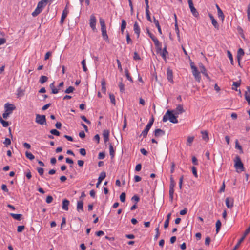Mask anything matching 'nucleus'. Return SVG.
<instances>
[{
    "label": "nucleus",
    "mask_w": 250,
    "mask_h": 250,
    "mask_svg": "<svg viewBox=\"0 0 250 250\" xmlns=\"http://www.w3.org/2000/svg\"><path fill=\"white\" fill-rule=\"evenodd\" d=\"M234 161L235 162L234 167L236 169L237 172H241L242 171H244L245 168L240 157L238 155L236 156Z\"/></svg>",
    "instance_id": "1"
},
{
    "label": "nucleus",
    "mask_w": 250,
    "mask_h": 250,
    "mask_svg": "<svg viewBox=\"0 0 250 250\" xmlns=\"http://www.w3.org/2000/svg\"><path fill=\"white\" fill-rule=\"evenodd\" d=\"M147 32L149 37L153 41L157 49V52H160L162 50V43L159 41L157 38L152 33H151L150 32V31L148 29H147Z\"/></svg>",
    "instance_id": "2"
},
{
    "label": "nucleus",
    "mask_w": 250,
    "mask_h": 250,
    "mask_svg": "<svg viewBox=\"0 0 250 250\" xmlns=\"http://www.w3.org/2000/svg\"><path fill=\"white\" fill-rule=\"evenodd\" d=\"M154 118L153 116H152L151 118L150 119L148 123L146 125L145 128L144 130L142 132L141 135L143 136V138H146L147 136V135L148 134V132L151 127L152 125H153V124L154 123Z\"/></svg>",
    "instance_id": "3"
},
{
    "label": "nucleus",
    "mask_w": 250,
    "mask_h": 250,
    "mask_svg": "<svg viewBox=\"0 0 250 250\" xmlns=\"http://www.w3.org/2000/svg\"><path fill=\"white\" fill-rule=\"evenodd\" d=\"M175 181L173 178L172 175H171L170 177V185H169V198L171 202L173 201V194L174 192V187H175Z\"/></svg>",
    "instance_id": "4"
},
{
    "label": "nucleus",
    "mask_w": 250,
    "mask_h": 250,
    "mask_svg": "<svg viewBox=\"0 0 250 250\" xmlns=\"http://www.w3.org/2000/svg\"><path fill=\"white\" fill-rule=\"evenodd\" d=\"M35 122L41 125H46V119L45 115L37 114L36 115Z\"/></svg>",
    "instance_id": "5"
},
{
    "label": "nucleus",
    "mask_w": 250,
    "mask_h": 250,
    "mask_svg": "<svg viewBox=\"0 0 250 250\" xmlns=\"http://www.w3.org/2000/svg\"><path fill=\"white\" fill-rule=\"evenodd\" d=\"M173 111L168 110L167 111V114L168 115V120L171 123L176 124L178 122L177 118L178 115L173 113Z\"/></svg>",
    "instance_id": "6"
},
{
    "label": "nucleus",
    "mask_w": 250,
    "mask_h": 250,
    "mask_svg": "<svg viewBox=\"0 0 250 250\" xmlns=\"http://www.w3.org/2000/svg\"><path fill=\"white\" fill-rule=\"evenodd\" d=\"M189 7L192 15L196 18L199 17V14L196 9L194 7L192 0H188Z\"/></svg>",
    "instance_id": "7"
},
{
    "label": "nucleus",
    "mask_w": 250,
    "mask_h": 250,
    "mask_svg": "<svg viewBox=\"0 0 250 250\" xmlns=\"http://www.w3.org/2000/svg\"><path fill=\"white\" fill-rule=\"evenodd\" d=\"M96 18L94 14H92L90 17L89 19V25L93 31H95L96 28Z\"/></svg>",
    "instance_id": "8"
},
{
    "label": "nucleus",
    "mask_w": 250,
    "mask_h": 250,
    "mask_svg": "<svg viewBox=\"0 0 250 250\" xmlns=\"http://www.w3.org/2000/svg\"><path fill=\"white\" fill-rule=\"evenodd\" d=\"M234 200L232 198L227 197L225 200L227 207L228 208H231L233 207Z\"/></svg>",
    "instance_id": "9"
},
{
    "label": "nucleus",
    "mask_w": 250,
    "mask_h": 250,
    "mask_svg": "<svg viewBox=\"0 0 250 250\" xmlns=\"http://www.w3.org/2000/svg\"><path fill=\"white\" fill-rule=\"evenodd\" d=\"M167 78L169 82H170L172 83H173V72H172V70L170 68H167Z\"/></svg>",
    "instance_id": "10"
},
{
    "label": "nucleus",
    "mask_w": 250,
    "mask_h": 250,
    "mask_svg": "<svg viewBox=\"0 0 250 250\" xmlns=\"http://www.w3.org/2000/svg\"><path fill=\"white\" fill-rule=\"evenodd\" d=\"M208 15L209 17L210 18V20H211L212 24L213 25V26L214 27V28L217 29V30H218L219 28V25L217 21L214 19L213 16L209 13L208 14Z\"/></svg>",
    "instance_id": "11"
},
{
    "label": "nucleus",
    "mask_w": 250,
    "mask_h": 250,
    "mask_svg": "<svg viewBox=\"0 0 250 250\" xmlns=\"http://www.w3.org/2000/svg\"><path fill=\"white\" fill-rule=\"evenodd\" d=\"M199 66L201 72L208 80H210V77L207 73V70L204 65L200 63L199 64Z\"/></svg>",
    "instance_id": "12"
},
{
    "label": "nucleus",
    "mask_w": 250,
    "mask_h": 250,
    "mask_svg": "<svg viewBox=\"0 0 250 250\" xmlns=\"http://www.w3.org/2000/svg\"><path fill=\"white\" fill-rule=\"evenodd\" d=\"M106 173L104 171H103L100 173V175L98 179V182L96 184V188H98L99 185L101 184L102 181L105 178Z\"/></svg>",
    "instance_id": "13"
},
{
    "label": "nucleus",
    "mask_w": 250,
    "mask_h": 250,
    "mask_svg": "<svg viewBox=\"0 0 250 250\" xmlns=\"http://www.w3.org/2000/svg\"><path fill=\"white\" fill-rule=\"evenodd\" d=\"M173 111L175 114H177V115L179 114H181L185 112V110H184L183 107V105L181 104H179L177 106L176 109Z\"/></svg>",
    "instance_id": "14"
},
{
    "label": "nucleus",
    "mask_w": 250,
    "mask_h": 250,
    "mask_svg": "<svg viewBox=\"0 0 250 250\" xmlns=\"http://www.w3.org/2000/svg\"><path fill=\"white\" fill-rule=\"evenodd\" d=\"M4 107L6 112H11V113L16 108L14 104H10L9 103L5 104L4 105Z\"/></svg>",
    "instance_id": "15"
},
{
    "label": "nucleus",
    "mask_w": 250,
    "mask_h": 250,
    "mask_svg": "<svg viewBox=\"0 0 250 250\" xmlns=\"http://www.w3.org/2000/svg\"><path fill=\"white\" fill-rule=\"evenodd\" d=\"M193 75L194 76L195 79L198 82H200L201 80V76L200 74V72L198 70V69H195L194 70L192 71Z\"/></svg>",
    "instance_id": "16"
},
{
    "label": "nucleus",
    "mask_w": 250,
    "mask_h": 250,
    "mask_svg": "<svg viewBox=\"0 0 250 250\" xmlns=\"http://www.w3.org/2000/svg\"><path fill=\"white\" fill-rule=\"evenodd\" d=\"M154 133L155 137L158 138L160 136L165 135V132L164 130H163L162 129L158 128V129H156L154 130Z\"/></svg>",
    "instance_id": "17"
},
{
    "label": "nucleus",
    "mask_w": 250,
    "mask_h": 250,
    "mask_svg": "<svg viewBox=\"0 0 250 250\" xmlns=\"http://www.w3.org/2000/svg\"><path fill=\"white\" fill-rule=\"evenodd\" d=\"M83 200L78 201L77 205V210L78 212L83 211Z\"/></svg>",
    "instance_id": "18"
},
{
    "label": "nucleus",
    "mask_w": 250,
    "mask_h": 250,
    "mask_svg": "<svg viewBox=\"0 0 250 250\" xmlns=\"http://www.w3.org/2000/svg\"><path fill=\"white\" fill-rule=\"evenodd\" d=\"M70 204V202L67 199H64L62 201V208L64 210H68V206Z\"/></svg>",
    "instance_id": "19"
},
{
    "label": "nucleus",
    "mask_w": 250,
    "mask_h": 250,
    "mask_svg": "<svg viewBox=\"0 0 250 250\" xmlns=\"http://www.w3.org/2000/svg\"><path fill=\"white\" fill-rule=\"evenodd\" d=\"M52 0H42L38 3V5L42 9L47 5L48 2L52 1Z\"/></svg>",
    "instance_id": "20"
},
{
    "label": "nucleus",
    "mask_w": 250,
    "mask_h": 250,
    "mask_svg": "<svg viewBox=\"0 0 250 250\" xmlns=\"http://www.w3.org/2000/svg\"><path fill=\"white\" fill-rule=\"evenodd\" d=\"M244 55V51L243 49L239 48L237 51V58L240 65V61L241 59L242 56Z\"/></svg>",
    "instance_id": "21"
},
{
    "label": "nucleus",
    "mask_w": 250,
    "mask_h": 250,
    "mask_svg": "<svg viewBox=\"0 0 250 250\" xmlns=\"http://www.w3.org/2000/svg\"><path fill=\"white\" fill-rule=\"evenodd\" d=\"M134 31L135 34L137 35V38H139L140 33V29L139 26L137 22H135L134 24Z\"/></svg>",
    "instance_id": "22"
},
{
    "label": "nucleus",
    "mask_w": 250,
    "mask_h": 250,
    "mask_svg": "<svg viewBox=\"0 0 250 250\" xmlns=\"http://www.w3.org/2000/svg\"><path fill=\"white\" fill-rule=\"evenodd\" d=\"M42 10V8L37 5V6L35 10L32 12V15L33 17H36L39 15Z\"/></svg>",
    "instance_id": "23"
},
{
    "label": "nucleus",
    "mask_w": 250,
    "mask_h": 250,
    "mask_svg": "<svg viewBox=\"0 0 250 250\" xmlns=\"http://www.w3.org/2000/svg\"><path fill=\"white\" fill-rule=\"evenodd\" d=\"M216 8L217 9V12H218V16L219 18H221V20L222 21H223L224 20V18H225V16H224V15L223 13V11H222V10L220 9V8L219 7V6H218V5L217 4H216Z\"/></svg>",
    "instance_id": "24"
},
{
    "label": "nucleus",
    "mask_w": 250,
    "mask_h": 250,
    "mask_svg": "<svg viewBox=\"0 0 250 250\" xmlns=\"http://www.w3.org/2000/svg\"><path fill=\"white\" fill-rule=\"evenodd\" d=\"M109 132L108 130H104L103 131V137L104 143L109 141Z\"/></svg>",
    "instance_id": "25"
},
{
    "label": "nucleus",
    "mask_w": 250,
    "mask_h": 250,
    "mask_svg": "<svg viewBox=\"0 0 250 250\" xmlns=\"http://www.w3.org/2000/svg\"><path fill=\"white\" fill-rule=\"evenodd\" d=\"M241 83V80L240 79L238 81L234 82L232 84V89L238 91L237 87H239Z\"/></svg>",
    "instance_id": "26"
},
{
    "label": "nucleus",
    "mask_w": 250,
    "mask_h": 250,
    "mask_svg": "<svg viewBox=\"0 0 250 250\" xmlns=\"http://www.w3.org/2000/svg\"><path fill=\"white\" fill-rule=\"evenodd\" d=\"M10 215L16 220L20 221L22 219V215L21 214L10 213Z\"/></svg>",
    "instance_id": "27"
},
{
    "label": "nucleus",
    "mask_w": 250,
    "mask_h": 250,
    "mask_svg": "<svg viewBox=\"0 0 250 250\" xmlns=\"http://www.w3.org/2000/svg\"><path fill=\"white\" fill-rule=\"evenodd\" d=\"M101 30H102V35L103 36V39L104 40L107 41L109 42L108 37V35H107V32H106V28H103V29L102 28Z\"/></svg>",
    "instance_id": "28"
},
{
    "label": "nucleus",
    "mask_w": 250,
    "mask_h": 250,
    "mask_svg": "<svg viewBox=\"0 0 250 250\" xmlns=\"http://www.w3.org/2000/svg\"><path fill=\"white\" fill-rule=\"evenodd\" d=\"M109 146L110 156H111V158L113 159L115 156V150L111 143H109Z\"/></svg>",
    "instance_id": "29"
},
{
    "label": "nucleus",
    "mask_w": 250,
    "mask_h": 250,
    "mask_svg": "<svg viewBox=\"0 0 250 250\" xmlns=\"http://www.w3.org/2000/svg\"><path fill=\"white\" fill-rule=\"evenodd\" d=\"M162 50L160 52L159 51L158 52H157L158 53H160L162 58L166 60V55L168 54V52L167 51V46L166 45L165 47L164 48L163 51H162V52H161Z\"/></svg>",
    "instance_id": "30"
},
{
    "label": "nucleus",
    "mask_w": 250,
    "mask_h": 250,
    "mask_svg": "<svg viewBox=\"0 0 250 250\" xmlns=\"http://www.w3.org/2000/svg\"><path fill=\"white\" fill-rule=\"evenodd\" d=\"M153 22H154V24H155V26H156V27L158 28L159 33L160 34H162V30H161V27L159 24V21L158 20H156L154 17H153Z\"/></svg>",
    "instance_id": "31"
},
{
    "label": "nucleus",
    "mask_w": 250,
    "mask_h": 250,
    "mask_svg": "<svg viewBox=\"0 0 250 250\" xmlns=\"http://www.w3.org/2000/svg\"><path fill=\"white\" fill-rule=\"evenodd\" d=\"M235 148L238 150H239V152L240 153H243V148H242V146H241L239 144V141L237 139H236L235 140Z\"/></svg>",
    "instance_id": "32"
},
{
    "label": "nucleus",
    "mask_w": 250,
    "mask_h": 250,
    "mask_svg": "<svg viewBox=\"0 0 250 250\" xmlns=\"http://www.w3.org/2000/svg\"><path fill=\"white\" fill-rule=\"evenodd\" d=\"M221 227V222L220 220H218L216 223V232L217 234L220 230Z\"/></svg>",
    "instance_id": "33"
},
{
    "label": "nucleus",
    "mask_w": 250,
    "mask_h": 250,
    "mask_svg": "<svg viewBox=\"0 0 250 250\" xmlns=\"http://www.w3.org/2000/svg\"><path fill=\"white\" fill-rule=\"evenodd\" d=\"M201 133L202 134L203 139L206 141H208L209 140V137H208V132L206 131H202Z\"/></svg>",
    "instance_id": "34"
},
{
    "label": "nucleus",
    "mask_w": 250,
    "mask_h": 250,
    "mask_svg": "<svg viewBox=\"0 0 250 250\" xmlns=\"http://www.w3.org/2000/svg\"><path fill=\"white\" fill-rule=\"evenodd\" d=\"M125 74L127 79L128 81H129L131 83H133V79L131 78V77L130 76V74H129L127 69H125Z\"/></svg>",
    "instance_id": "35"
},
{
    "label": "nucleus",
    "mask_w": 250,
    "mask_h": 250,
    "mask_svg": "<svg viewBox=\"0 0 250 250\" xmlns=\"http://www.w3.org/2000/svg\"><path fill=\"white\" fill-rule=\"evenodd\" d=\"M126 21L125 20H122V24L121 27V31L122 33H124V30L126 28Z\"/></svg>",
    "instance_id": "36"
},
{
    "label": "nucleus",
    "mask_w": 250,
    "mask_h": 250,
    "mask_svg": "<svg viewBox=\"0 0 250 250\" xmlns=\"http://www.w3.org/2000/svg\"><path fill=\"white\" fill-rule=\"evenodd\" d=\"M48 80V77L45 76H42L39 80V82L41 84H43V83L46 82Z\"/></svg>",
    "instance_id": "37"
},
{
    "label": "nucleus",
    "mask_w": 250,
    "mask_h": 250,
    "mask_svg": "<svg viewBox=\"0 0 250 250\" xmlns=\"http://www.w3.org/2000/svg\"><path fill=\"white\" fill-rule=\"evenodd\" d=\"M26 157L30 160H32L35 158V156L31 153L28 151L25 152Z\"/></svg>",
    "instance_id": "38"
},
{
    "label": "nucleus",
    "mask_w": 250,
    "mask_h": 250,
    "mask_svg": "<svg viewBox=\"0 0 250 250\" xmlns=\"http://www.w3.org/2000/svg\"><path fill=\"white\" fill-rule=\"evenodd\" d=\"M99 22L101 27V29L106 28L105 21L104 19L100 18L99 19Z\"/></svg>",
    "instance_id": "39"
},
{
    "label": "nucleus",
    "mask_w": 250,
    "mask_h": 250,
    "mask_svg": "<svg viewBox=\"0 0 250 250\" xmlns=\"http://www.w3.org/2000/svg\"><path fill=\"white\" fill-rule=\"evenodd\" d=\"M0 122L2 124L4 127H6L9 125V123L2 119V117L0 116Z\"/></svg>",
    "instance_id": "40"
},
{
    "label": "nucleus",
    "mask_w": 250,
    "mask_h": 250,
    "mask_svg": "<svg viewBox=\"0 0 250 250\" xmlns=\"http://www.w3.org/2000/svg\"><path fill=\"white\" fill-rule=\"evenodd\" d=\"M227 55L228 58L229 59L230 61V63L232 65H233V56L232 54L231 53L230 51H227Z\"/></svg>",
    "instance_id": "41"
},
{
    "label": "nucleus",
    "mask_w": 250,
    "mask_h": 250,
    "mask_svg": "<svg viewBox=\"0 0 250 250\" xmlns=\"http://www.w3.org/2000/svg\"><path fill=\"white\" fill-rule=\"evenodd\" d=\"M109 98L111 101V102L112 104H113L114 105L116 104V101L114 95L112 93H109Z\"/></svg>",
    "instance_id": "42"
},
{
    "label": "nucleus",
    "mask_w": 250,
    "mask_h": 250,
    "mask_svg": "<svg viewBox=\"0 0 250 250\" xmlns=\"http://www.w3.org/2000/svg\"><path fill=\"white\" fill-rule=\"evenodd\" d=\"M175 31L177 34V36L178 38V40H180V33H179V29L178 26V23L175 24Z\"/></svg>",
    "instance_id": "43"
},
{
    "label": "nucleus",
    "mask_w": 250,
    "mask_h": 250,
    "mask_svg": "<svg viewBox=\"0 0 250 250\" xmlns=\"http://www.w3.org/2000/svg\"><path fill=\"white\" fill-rule=\"evenodd\" d=\"M68 13V11L67 10V6H66L65 8L64 9V10L63 11L61 18L65 19L66 18V17H67Z\"/></svg>",
    "instance_id": "44"
},
{
    "label": "nucleus",
    "mask_w": 250,
    "mask_h": 250,
    "mask_svg": "<svg viewBox=\"0 0 250 250\" xmlns=\"http://www.w3.org/2000/svg\"><path fill=\"white\" fill-rule=\"evenodd\" d=\"M75 90V88L74 87L72 86H70L68 88H67L65 90V93L67 94H69L70 93H72L73 92V91Z\"/></svg>",
    "instance_id": "45"
},
{
    "label": "nucleus",
    "mask_w": 250,
    "mask_h": 250,
    "mask_svg": "<svg viewBox=\"0 0 250 250\" xmlns=\"http://www.w3.org/2000/svg\"><path fill=\"white\" fill-rule=\"evenodd\" d=\"M125 197H126V194H125V192H122L121 193V194L120 195V201L124 203L125 202Z\"/></svg>",
    "instance_id": "46"
},
{
    "label": "nucleus",
    "mask_w": 250,
    "mask_h": 250,
    "mask_svg": "<svg viewBox=\"0 0 250 250\" xmlns=\"http://www.w3.org/2000/svg\"><path fill=\"white\" fill-rule=\"evenodd\" d=\"M50 132L51 133V134L56 135V136H59L60 134L59 131H58L57 130H56L55 129H51L50 131Z\"/></svg>",
    "instance_id": "47"
},
{
    "label": "nucleus",
    "mask_w": 250,
    "mask_h": 250,
    "mask_svg": "<svg viewBox=\"0 0 250 250\" xmlns=\"http://www.w3.org/2000/svg\"><path fill=\"white\" fill-rule=\"evenodd\" d=\"M131 200L132 201H135V204H137V202L139 201L140 198L137 195H135L131 198Z\"/></svg>",
    "instance_id": "48"
},
{
    "label": "nucleus",
    "mask_w": 250,
    "mask_h": 250,
    "mask_svg": "<svg viewBox=\"0 0 250 250\" xmlns=\"http://www.w3.org/2000/svg\"><path fill=\"white\" fill-rule=\"evenodd\" d=\"M82 66H83V70L84 71V72H86L87 71V68L86 66V64H85V60H83L82 61Z\"/></svg>",
    "instance_id": "49"
},
{
    "label": "nucleus",
    "mask_w": 250,
    "mask_h": 250,
    "mask_svg": "<svg viewBox=\"0 0 250 250\" xmlns=\"http://www.w3.org/2000/svg\"><path fill=\"white\" fill-rule=\"evenodd\" d=\"M194 137L189 136L187 138V145L190 146V144L192 143L193 141Z\"/></svg>",
    "instance_id": "50"
},
{
    "label": "nucleus",
    "mask_w": 250,
    "mask_h": 250,
    "mask_svg": "<svg viewBox=\"0 0 250 250\" xmlns=\"http://www.w3.org/2000/svg\"><path fill=\"white\" fill-rule=\"evenodd\" d=\"M119 88H120V91L121 92H124V91H125V86H124V84L122 83V82H120L119 84Z\"/></svg>",
    "instance_id": "51"
},
{
    "label": "nucleus",
    "mask_w": 250,
    "mask_h": 250,
    "mask_svg": "<svg viewBox=\"0 0 250 250\" xmlns=\"http://www.w3.org/2000/svg\"><path fill=\"white\" fill-rule=\"evenodd\" d=\"M248 20L250 22V3L248 6V8L247 10Z\"/></svg>",
    "instance_id": "52"
},
{
    "label": "nucleus",
    "mask_w": 250,
    "mask_h": 250,
    "mask_svg": "<svg viewBox=\"0 0 250 250\" xmlns=\"http://www.w3.org/2000/svg\"><path fill=\"white\" fill-rule=\"evenodd\" d=\"M133 59L134 60H140L141 58L137 52L134 53Z\"/></svg>",
    "instance_id": "53"
},
{
    "label": "nucleus",
    "mask_w": 250,
    "mask_h": 250,
    "mask_svg": "<svg viewBox=\"0 0 250 250\" xmlns=\"http://www.w3.org/2000/svg\"><path fill=\"white\" fill-rule=\"evenodd\" d=\"M191 169H192V171L193 174L194 175V176L195 177L197 178L198 174H197V172L196 168L195 167H192Z\"/></svg>",
    "instance_id": "54"
},
{
    "label": "nucleus",
    "mask_w": 250,
    "mask_h": 250,
    "mask_svg": "<svg viewBox=\"0 0 250 250\" xmlns=\"http://www.w3.org/2000/svg\"><path fill=\"white\" fill-rule=\"evenodd\" d=\"M183 179H184L183 175H182L180 177V179H179V188L180 189H182V183H183Z\"/></svg>",
    "instance_id": "55"
},
{
    "label": "nucleus",
    "mask_w": 250,
    "mask_h": 250,
    "mask_svg": "<svg viewBox=\"0 0 250 250\" xmlns=\"http://www.w3.org/2000/svg\"><path fill=\"white\" fill-rule=\"evenodd\" d=\"M126 42L128 44L132 43V41L131 39L129 33L127 32L126 34Z\"/></svg>",
    "instance_id": "56"
},
{
    "label": "nucleus",
    "mask_w": 250,
    "mask_h": 250,
    "mask_svg": "<svg viewBox=\"0 0 250 250\" xmlns=\"http://www.w3.org/2000/svg\"><path fill=\"white\" fill-rule=\"evenodd\" d=\"M25 229L24 226H19L17 228L18 232H21Z\"/></svg>",
    "instance_id": "57"
},
{
    "label": "nucleus",
    "mask_w": 250,
    "mask_h": 250,
    "mask_svg": "<svg viewBox=\"0 0 250 250\" xmlns=\"http://www.w3.org/2000/svg\"><path fill=\"white\" fill-rule=\"evenodd\" d=\"M53 200V197L49 195L46 197V202L48 204L51 203Z\"/></svg>",
    "instance_id": "58"
},
{
    "label": "nucleus",
    "mask_w": 250,
    "mask_h": 250,
    "mask_svg": "<svg viewBox=\"0 0 250 250\" xmlns=\"http://www.w3.org/2000/svg\"><path fill=\"white\" fill-rule=\"evenodd\" d=\"M37 170L41 176L43 175L44 172V169L43 168L38 167Z\"/></svg>",
    "instance_id": "59"
},
{
    "label": "nucleus",
    "mask_w": 250,
    "mask_h": 250,
    "mask_svg": "<svg viewBox=\"0 0 250 250\" xmlns=\"http://www.w3.org/2000/svg\"><path fill=\"white\" fill-rule=\"evenodd\" d=\"M3 143L6 145V146H8L9 145L11 144V140L9 139V138H5V141L4 142H3Z\"/></svg>",
    "instance_id": "60"
},
{
    "label": "nucleus",
    "mask_w": 250,
    "mask_h": 250,
    "mask_svg": "<svg viewBox=\"0 0 250 250\" xmlns=\"http://www.w3.org/2000/svg\"><path fill=\"white\" fill-rule=\"evenodd\" d=\"M211 241V239L209 237H207L205 239V244L206 246H208L210 244V242Z\"/></svg>",
    "instance_id": "61"
},
{
    "label": "nucleus",
    "mask_w": 250,
    "mask_h": 250,
    "mask_svg": "<svg viewBox=\"0 0 250 250\" xmlns=\"http://www.w3.org/2000/svg\"><path fill=\"white\" fill-rule=\"evenodd\" d=\"M105 155L104 152H100L98 158L99 159H103L105 157Z\"/></svg>",
    "instance_id": "62"
},
{
    "label": "nucleus",
    "mask_w": 250,
    "mask_h": 250,
    "mask_svg": "<svg viewBox=\"0 0 250 250\" xmlns=\"http://www.w3.org/2000/svg\"><path fill=\"white\" fill-rule=\"evenodd\" d=\"M23 95H24V93H23V91H22V90H21L20 88H19L18 90V94H17V95L18 96V97H21V96H23Z\"/></svg>",
    "instance_id": "63"
},
{
    "label": "nucleus",
    "mask_w": 250,
    "mask_h": 250,
    "mask_svg": "<svg viewBox=\"0 0 250 250\" xmlns=\"http://www.w3.org/2000/svg\"><path fill=\"white\" fill-rule=\"evenodd\" d=\"M247 91L245 92V97L246 96H250V86H247Z\"/></svg>",
    "instance_id": "64"
}]
</instances>
